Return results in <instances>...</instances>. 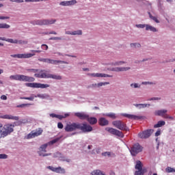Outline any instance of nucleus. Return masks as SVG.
<instances>
[{"mask_svg": "<svg viewBox=\"0 0 175 175\" xmlns=\"http://www.w3.org/2000/svg\"><path fill=\"white\" fill-rule=\"evenodd\" d=\"M14 124H8L3 126L2 123H0V139L1 137H6V136H8V135H10L12 132L14 131ZM0 143H1V139H0Z\"/></svg>", "mask_w": 175, "mask_h": 175, "instance_id": "obj_1", "label": "nucleus"}, {"mask_svg": "<svg viewBox=\"0 0 175 175\" xmlns=\"http://www.w3.org/2000/svg\"><path fill=\"white\" fill-rule=\"evenodd\" d=\"M10 80H16V81L32 82L35 81V78L24 75H14L10 76Z\"/></svg>", "mask_w": 175, "mask_h": 175, "instance_id": "obj_2", "label": "nucleus"}, {"mask_svg": "<svg viewBox=\"0 0 175 175\" xmlns=\"http://www.w3.org/2000/svg\"><path fill=\"white\" fill-rule=\"evenodd\" d=\"M35 98H39L40 99H46V100H53V98H51L50 95L46 93L38 94L37 95L31 94L29 97H21L20 99H25V100H33Z\"/></svg>", "mask_w": 175, "mask_h": 175, "instance_id": "obj_3", "label": "nucleus"}, {"mask_svg": "<svg viewBox=\"0 0 175 175\" xmlns=\"http://www.w3.org/2000/svg\"><path fill=\"white\" fill-rule=\"evenodd\" d=\"M56 21L55 19H41L32 21L30 24L32 25H51V24H55Z\"/></svg>", "mask_w": 175, "mask_h": 175, "instance_id": "obj_4", "label": "nucleus"}, {"mask_svg": "<svg viewBox=\"0 0 175 175\" xmlns=\"http://www.w3.org/2000/svg\"><path fill=\"white\" fill-rule=\"evenodd\" d=\"M62 136L59 137H57L50 142H49L46 144H42L40 146L39 150L38 151V152H47V147H49V146H53V144H55V143L59 142V140H61Z\"/></svg>", "mask_w": 175, "mask_h": 175, "instance_id": "obj_5", "label": "nucleus"}, {"mask_svg": "<svg viewBox=\"0 0 175 175\" xmlns=\"http://www.w3.org/2000/svg\"><path fill=\"white\" fill-rule=\"evenodd\" d=\"M112 125H113L115 128H117V129H119L120 131H125L126 132L129 131V128L128 126H126V124L121 120H115L112 122Z\"/></svg>", "mask_w": 175, "mask_h": 175, "instance_id": "obj_6", "label": "nucleus"}, {"mask_svg": "<svg viewBox=\"0 0 175 175\" xmlns=\"http://www.w3.org/2000/svg\"><path fill=\"white\" fill-rule=\"evenodd\" d=\"M131 154L132 157H136L137 154L142 152L143 151V146H142L139 143H136L129 149Z\"/></svg>", "mask_w": 175, "mask_h": 175, "instance_id": "obj_7", "label": "nucleus"}, {"mask_svg": "<svg viewBox=\"0 0 175 175\" xmlns=\"http://www.w3.org/2000/svg\"><path fill=\"white\" fill-rule=\"evenodd\" d=\"M78 129H80V131L83 132V133L92 132V126H91L90 124H88L87 123H78Z\"/></svg>", "mask_w": 175, "mask_h": 175, "instance_id": "obj_8", "label": "nucleus"}, {"mask_svg": "<svg viewBox=\"0 0 175 175\" xmlns=\"http://www.w3.org/2000/svg\"><path fill=\"white\" fill-rule=\"evenodd\" d=\"M47 70H40L39 72L36 73L34 76L38 79H50L51 74Z\"/></svg>", "mask_w": 175, "mask_h": 175, "instance_id": "obj_9", "label": "nucleus"}, {"mask_svg": "<svg viewBox=\"0 0 175 175\" xmlns=\"http://www.w3.org/2000/svg\"><path fill=\"white\" fill-rule=\"evenodd\" d=\"M26 87H29L30 88H49L50 85L44 84V83H25Z\"/></svg>", "mask_w": 175, "mask_h": 175, "instance_id": "obj_10", "label": "nucleus"}, {"mask_svg": "<svg viewBox=\"0 0 175 175\" xmlns=\"http://www.w3.org/2000/svg\"><path fill=\"white\" fill-rule=\"evenodd\" d=\"M43 133V129L42 128H38L35 131H31L27 135V139H33L35 137H38V136H40Z\"/></svg>", "mask_w": 175, "mask_h": 175, "instance_id": "obj_11", "label": "nucleus"}, {"mask_svg": "<svg viewBox=\"0 0 175 175\" xmlns=\"http://www.w3.org/2000/svg\"><path fill=\"white\" fill-rule=\"evenodd\" d=\"M154 133L153 129H147L138 133L139 139H148Z\"/></svg>", "mask_w": 175, "mask_h": 175, "instance_id": "obj_12", "label": "nucleus"}, {"mask_svg": "<svg viewBox=\"0 0 175 175\" xmlns=\"http://www.w3.org/2000/svg\"><path fill=\"white\" fill-rule=\"evenodd\" d=\"M105 131H107L109 133H111V135H115V136H118V137H124V133H122V131H120L118 129L107 127L105 129Z\"/></svg>", "mask_w": 175, "mask_h": 175, "instance_id": "obj_13", "label": "nucleus"}, {"mask_svg": "<svg viewBox=\"0 0 175 175\" xmlns=\"http://www.w3.org/2000/svg\"><path fill=\"white\" fill-rule=\"evenodd\" d=\"M46 169H49V170L54 172L55 173H58L59 174H65L66 173L65 169L59 166L57 167H54L53 166H47Z\"/></svg>", "mask_w": 175, "mask_h": 175, "instance_id": "obj_14", "label": "nucleus"}, {"mask_svg": "<svg viewBox=\"0 0 175 175\" xmlns=\"http://www.w3.org/2000/svg\"><path fill=\"white\" fill-rule=\"evenodd\" d=\"M64 129L66 132H73V131L79 129V123H72L71 124H67Z\"/></svg>", "mask_w": 175, "mask_h": 175, "instance_id": "obj_15", "label": "nucleus"}, {"mask_svg": "<svg viewBox=\"0 0 175 175\" xmlns=\"http://www.w3.org/2000/svg\"><path fill=\"white\" fill-rule=\"evenodd\" d=\"M130 69L131 67H114L109 68L108 70L110 72H128Z\"/></svg>", "mask_w": 175, "mask_h": 175, "instance_id": "obj_16", "label": "nucleus"}, {"mask_svg": "<svg viewBox=\"0 0 175 175\" xmlns=\"http://www.w3.org/2000/svg\"><path fill=\"white\" fill-rule=\"evenodd\" d=\"M77 1L76 0L64 1L59 3L60 6H73L76 5Z\"/></svg>", "mask_w": 175, "mask_h": 175, "instance_id": "obj_17", "label": "nucleus"}, {"mask_svg": "<svg viewBox=\"0 0 175 175\" xmlns=\"http://www.w3.org/2000/svg\"><path fill=\"white\" fill-rule=\"evenodd\" d=\"M75 116L80 120H87L90 117V115L85 112H76L75 113Z\"/></svg>", "mask_w": 175, "mask_h": 175, "instance_id": "obj_18", "label": "nucleus"}, {"mask_svg": "<svg viewBox=\"0 0 175 175\" xmlns=\"http://www.w3.org/2000/svg\"><path fill=\"white\" fill-rule=\"evenodd\" d=\"M110 82H99L98 83H92L89 86V88H100V87H103V85H109Z\"/></svg>", "mask_w": 175, "mask_h": 175, "instance_id": "obj_19", "label": "nucleus"}, {"mask_svg": "<svg viewBox=\"0 0 175 175\" xmlns=\"http://www.w3.org/2000/svg\"><path fill=\"white\" fill-rule=\"evenodd\" d=\"M88 75L90 77H113V75L104 73H89Z\"/></svg>", "mask_w": 175, "mask_h": 175, "instance_id": "obj_20", "label": "nucleus"}, {"mask_svg": "<svg viewBox=\"0 0 175 175\" xmlns=\"http://www.w3.org/2000/svg\"><path fill=\"white\" fill-rule=\"evenodd\" d=\"M120 116H122L123 117H126V118H129V120H141V118H142V116L132 115V114H128V113H120Z\"/></svg>", "mask_w": 175, "mask_h": 175, "instance_id": "obj_21", "label": "nucleus"}, {"mask_svg": "<svg viewBox=\"0 0 175 175\" xmlns=\"http://www.w3.org/2000/svg\"><path fill=\"white\" fill-rule=\"evenodd\" d=\"M53 158H59L60 161H63L66 162H70V159H65V157H64L62 156V154L59 152H56L53 154Z\"/></svg>", "mask_w": 175, "mask_h": 175, "instance_id": "obj_22", "label": "nucleus"}, {"mask_svg": "<svg viewBox=\"0 0 175 175\" xmlns=\"http://www.w3.org/2000/svg\"><path fill=\"white\" fill-rule=\"evenodd\" d=\"M0 118H3L4 120H14V121H18V120H20L18 116H13L12 115L0 116Z\"/></svg>", "mask_w": 175, "mask_h": 175, "instance_id": "obj_23", "label": "nucleus"}, {"mask_svg": "<svg viewBox=\"0 0 175 175\" xmlns=\"http://www.w3.org/2000/svg\"><path fill=\"white\" fill-rule=\"evenodd\" d=\"M33 56H35V53L18 54V58H32Z\"/></svg>", "mask_w": 175, "mask_h": 175, "instance_id": "obj_24", "label": "nucleus"}, {"mask_svg": "<svg viewBox=\"0 0 175 175\" xmlns=\"http://www.w3.org/2000/svg\"><path fill=\"white\" fill-rule=\"evenodd\" d=\"M98 123L101 126H106V125H109V120H106L105 118H100L98 120Z\"/></svg>", "mask_w": 175, "mask_h": 175, "instance_id": "obj_25", "label": "nucleus"}, {"mask_svg": "<svg viewBox=\"0 0 175 175\" xmlns=\"http://www.w3.org/2000/svg\"><path fill=\"white\" fill-rule=\"evenodd\" d=\"M166 113H167V110L160 109L154 111V116H160L161 117H163Z\"/></svg>", "mask_w": 175, "mask_h": 175, "instance_id": "obj_26", "label": "nucleus"}, {"mask_svg": "<svg viewBox=\"0 0 175 175\" xmlns=\"http://www.w3.org/2000/svg\"><path fill=\"white\" fill-rule=\"evenodd\" d=\"M146 31H150V32H158V29L151 25L146 24Z\"/></svg>", "mask_w": 175, "mask_h": 175, "instance_id": "obj_27", "label": "nucleus"}, {"mask_svg": "<svg viewBox=\"0 0 175 175\" xmlns=\"http://www.w3.org/2000/svg\"><path fill=\"white\" fill-rule=\"evenodd\" d=\"M88 122L90 124V125H95L96 122H98V119L94 117H88L87 119Z\"/></svg>", "mask_w": 175, "mask_h": 175, "instance_id": "obj_28", "label": "nucleus"}, {"mask_svg": "<svg viewBox=\"0 0 175 175\" xmlns=\"http://www.w3.org/2000/svg\"><path fill=\"white\" fill-rule=\"evenodd\" d=\"M49 79H53V80H62V77L59 75L51 74V75H49Z\"/></svg>", "mask_w": 175, "mask_h": 175, "instance_id": "obj_29", "label": "nucleus"}, {"mask_svg": "<svg viewBox=\"0 0 175 175\" xmlns=\"http://www.w3.org/2000/svg\"><path fill=\"white\" fill-rule=\"evenodd\" d=\"M134 106L137 109H145V107H150V104H135Z\"/></svg>", "mask_w": 175, "mask_h": 175, "instance_id": "obj_30", "label": "nucleus"}, {"mask_svg": "<svg viewBox=\"0 0 175 175\" xmlns=\"http://www.w3.org/2000/svg\"><path fill=\"white\" fill-rule=\"evenodd\" d=\"M90 174L91 175H106L105 172H103V171H100V170H94L91 172Z\"/></svg>", "mask_w": 175, "mask_h": 175, "instance_id": "obj_31", "label": "nucleus"}, {"mask_svg": "<svg viewBox=\"0 0 175 175\" xmlns=\"http://www.w3.org/2000/svg\"><path fill=\"white\" fill-rule=\"evenodd\" d=\"M166 122L163 120H160L157 122V124L154 125V128H161V126H165Z\"/></svg>", "mask_w": 175, "mask_h": 175, "instance_id": "obj_32", "label": "nucleus"}, {"mask_svg": "<svg viewBox=\"0 0 175 175\" xmlns=\"http://www.w3.org/2000/svg\"><path fill=\"white\" fill-rule=\"evenodd\" d=\"M130 46L131 49H140V47H142V44L139 42H133L130 44Z\"/></svg>", "mask_w": 175, "mask_h": 175, "instance_id": "obj_33", "label": "nucleus"}, {"mask_svg": "<svg viewBox=\"0 0 175 175\" xmlns=\"http://www.w3.org/2000/svg\"><path fill=\"white\" fill-rule=\"evenodd\" d=\"M135 167L136 170H142V168L143 167V164L142 163V161H137L136 162V165Z\"/></svg>", "mask_w": 175, "mask_h": 175, "instance_id": "obj_34", "label": "nucleus"}, {"mask_svg": "<svg viewBox=\"0 0 175 175\" xmlns=\"http://www.w3.org/2000/svg\"><path fill=\"white\" fill-rule=\"evenodd\" d=\"M103 116H105L106 117H109V118H113V120H116V118H117V116L114 113H104Z\"/></svg>", "mask_w": 175, "mask_h": 175, "instance_id": "obj_35", "label": "nucleus"}, {"mask_svg": "<svg viewBox=\"0 0 175 175\" xmlns=\"http://www.w3.org/2000/svg\"><path fill=\"white\" fill-rule=\"evenodd\" d=\"M103 157H108L109 158H111V157H114V153L111 152H104L102 153Z\"/></svg>", "mask_w": 175, "mask_h": 175, "instance_id": "obj_36", "label": "nucleus"}, {"mask_svg": "<svg viewBox=\"0 0 175 175\" xmlns=\"http://www.w3.org/2000/svg\"><path fill=\"white\" fill-rule=\"evenodd\" d=\"M148 14L149 15V17L150 18H151V20L154 21V23L159 24V20H158V18H157L156 16H153L152 14H151V12H148Z\"/></svg>", "mask_w": 175, "mask_h": 175, "instance_id": "obj_37", "label": "nucleus"}, {"mask_svg": "<svg viewBox=\"0 0 175 175\" xmlns=\"http://www.w3.org/2000/svg\"><path fill=\"white\" fill-rule=\"evenodd\" d=\"M4 42H8V43H12L13 44H16L17 43V39L12 38H5Z\"/></svg>", "mask_w": 175, "mask_h": 175, "instance_id": "obj_38", "label": "nucleus"}, {"mask_svg": "<svg viewBox=\"0 0 175 175\" xmlns=\"http://www.w3.org/2000/svg\"><path fill=\"white\" fill-rule=\"evenodd\" d=\"M83 35V31L78 29L75 31H72V36H80Z\"/></svg>", "mask_w": 175, "mask_h": 175, "instance_id": "obj_39", "label": "nucleus"}, {"mask_svg": "<svg viewBox=\"0 0 175 175\" xmlns=\"http://www.w3.org/2000/svg\"><path fill=\"white\" fill-rule=\"evenodd\" d=\"M10 25L6 23H0V29H9Z\"/></svg>", "mask_w": 175, "mask_h": 175, "instance_id": "obj_40", "label": "nucleus"}, {"mask_svg": "<svg viewBox=\"0 0 175 175\" xmlns=\"http://www.w3.org/2000/svg\"><path fill=\"white\" fill-rule=\"evenodd\" d=\"M166 173H175V169L172 167H167L165 168Z\"/></svg>", "mask_w": 175, "mask_h": 175, "instance_id": "obj_41", "label": "nucleus"}, {"mask_svg": "<svg viewBox=\"0 0 175 175\" xmlns=\"http://www.w3.org/2000/svg\"><path fill=\"white\" fill-rule=\"evenodd\" d=\"M136 28H139L140 29H143V28H146L147 27V24H137L135 25Z\"/></svg>", "mask_w": 175, "mask_h": 175, "instance_id": "obj_42", "label": "nucleus"}, {"mask_svg": "<svg viewBox=\"0 0 175 175\" xmlns=\"http://www.w3.org/2000/svg\"><path fill=\"white\" fill-rule=\"evenodd\" d=\"M38 154L39 157H50L51 155V153H43L40 152H38Z\"/></svg>", "mask_w": 175, "mask_h": 175, "instance_id": "obj_43", "label": "nucleus"}, {"mask_svg": "<svg viewBox=\"0 0 175 175\" xmlns=\"http://www.w3.org/2000/svg\"><path fill=\"white\" fill-rule=\"evenodd\" d=\"M130 86L131 87V88H140L141 87L140 84L136 83H131Z\"/></svg>", "mask_w": 175, "mask_h": 175, "instance_id": "obj_44", "label": "nucleus"}, {"mask_svg": "<svg viewBox=\"0 0 175 175\" xmlns=\"http://www.w3.org/2000/svg\"><path fill=\"white\" fill-rule=\"evenodd\" d=\"M28 43L27 41H24L23 40H16V44H27Z\"/></svg>", "mask_w": 175, "mask_h": 175, "instance_id": "obj_45", "label": "nucleus"}, {"mask_svg": "<svg viewBox=\"0 0 175 175\" xmlns=\"http://www.w3.org/2000/svg\"><path fill=\"white\" fill-rule=\"evenodd\" d=\"M116 66H121V65H124V64H126V62L124 61H117L116 62Z\"/></svg>", "mask_w": 175, "mask_h": 175, "instance_id": "obj_46", "label": "nucleus"}, {"mask_svg": "<svg viewBox=\"0 0 175 175\" xmlns=\"http://www.w3.org/2000/svg\"><path fill=\"white\" fill-rule=\"evenodd\" d=\"M51 64L52 65H58V64H59V60H54L51 59Z\"/></svg>", "mask_w": 175, "mask_h": 175, "instance_id": "obj_47", "label": "nucleus"}, {"mask_svg": "<svg viewBox=\"0 0 175 175\" xmlns=\"http://www.w3.org/2000/svg\"><path fill=\"white\" fill-rule=\"evenodd\" d=\"M49 40H62V38L61 37H51L49 38Z\"/></svg>", "mask_w": 175, "mask_h": 175, "instance_id": "obj_48", "label": "nucleus"}, {"mask_svg": "<svg viewBox=\"0 0 175 175\" xmlns=\"http://www.w3.org/2000/svg\"><path fill=\"white\" fill-rule=\"evenodd\" d=\"M43 1L48 0H25V2H43Z\"/></svg>", "mask_w": 175, "mask_h": 175, "instance_id": "obj_49", "label": "nucleus"}, {"mask_svg": "<svg viewBox=\"0 0 175 175\" xmlns=\"http://www.w3.org/2000/svg\"><path fill=\"white\" fill-rule=\"evenodd\" d=\"M142 84L144 85H154V84H155V83H154V82H150V81H144V82H142Z\"/></svg>", "mask_w": 175, "mask_h": 175, "instance_id": "obj_50", "label": "nucleus"}, {"mask_svg": "<svg viewBox=\"0 0 175 175\" xmlns=\"http://www.w3.org/2000/svg\"><path fill=\"white\" fill-rule=\"evenodd\" d=\"M0 159H8V156L5 154H0Z\"/></svg>", "mask_w": 175, "mask_h": 175, "instance_id": "obj_51", "label": "nucleus"}, {"mask_svg": "<svg viewBox=\"0 0 175 175\" xmlns=\"http://www.w3.org/2000/svg\"><path fill=\"white\" fill-rule=\"evenodd\" d=\"M41 48L42 49V50H48L49 46H47V44H43L41 45Z\"/></svg>", "mask_w": 175, "mask_h": 175, "instance_id": "obj_52", "label": "nucleus"}, {"mask_svg": "<svg viewBox=\"0 0 175 175\" xmlns=\"http://www.w3.org/2000/svg\"><path fill=\"white\" fill-rule=\"evenodd\" d=\"M142 175H144V173L147 172V170L146 168H141L140 170H139Z\"/></svg>", "mask_w": 175, "mask_h": 175, "instance_id": "obj_53", "label": "nucleus"}, {"mask_svg": "<svg viewBox=\"0 0 175 175\" xmlns=\"http://www.w3.org/2000/svg\"><path fill=\"white\" fill-rule=\"evenodd\" d=\"M27 70L29 72H33V73H36L40 71V70H38V69H33V68L28 69Z\"/></svg>", "mask_w": 175, "mask_h": 175, "instance_id": "obj_54", "label": "nucleus"}, {"mask_svg": "<svg viewBox=\"0 0 175 175\" xmlns=\"http://www.w3.org/2000/svg\"><path fill=\"white\" fill-rule=\"evenodd\" d=\"M154 135L156 136V137H157V136H161V129H158V130L155 133Z\"/></svg>", "mask_w": 175, "mask_h": 175, "instance_id": "obj_55", "label": "nucleus"}, {"mask_svg": "<svg viewBox=\"0 0 175 175\" xmlns=\"http://www.w3.org/2000/svg\"><path fill=\"white\" fill-rule=\"evenodd\" d=\"M57 128L59 129H62L64 128V124H62V122H58L57 123Z\"/></svg>", "mask_w": 175, "mask_h": 175, "instance_id": "obj_56", "label": "nucleus"}, {"mask_svg": "<svg viewBox=\"0 0 175 175\" xmlns=\"http://www.w3.org/2000/svg\"><path fill=\"white\" fill-rule=\"evenodd\" d=\"M30 104H21L19 105H17L16 107H25V106H29Z\"/></svg>", "mask_w": 175, "mask_h": 175, "instance_id": "obj_57", "label": "nucleus"}, {"mask_svg": "<svg viewBox=\"0 0 175 175\" xmlns=\"http://www.w3.org/2000/svg\"><path fill=\"white\" fill-rule=\"evenodd\" d=\"M150 100H161V98H159V97H152L150 99Z\"/></svg>", "mask_w": 175, "mask_h": 175, "instance_id": "obj_58", "label": "nucleus"}, {"mask_svg": "<svg viewBox=\"0 0 175 175\" xmlns=\"http://www.w3.org/2000/svg\"><path fill=\"white\" fill-rule=\"evenodd\" d=\"M10 18L9 16H0V20H9Z\"/></svg>", "mask_w": 175, "mask_h": 175, "instance_id": "obj_59", "label": "nucleus"}, {"mask_svg": "<svg viewBox=\"0 0 175 175\" xmlns=\"http://www.w3.org/2000/svg\"><path fill=\"white\" fill-rule=\"evenodd\" d=\"M66 35H73V31H65Z\"/></svg>", "mask_w": 175, "mask_h": 175, "instance_id": "obj_60", "label": "nucleus"}, {"mask_svg": "<svg viewBox=\"0 0 175 175\" xmlns=\"http://www.w3.org/2000/svg\"><path fill=\"white\" fill-rule=\"evenodd\" d=\"M45 63L46 64H51V59L45 58Z\"/></svg>", "mask_w": 175, "mask_h": 175, "instance_id": "obj_61", "label": "nucleus"}, {"mask_svg": "<svg viewBox=\"0 0 175 175\" xmlns=\"http://www.w3.org/2000/svg\"><path fill=\"white\" fill-rule=\"evenodd\" d=\"M1 99H2V100H6V99H8V96H6L5 95H2L1 96Z\"/></svg>", "mask_w": 175, "mask_h": 175, "instance_id": "obj_62", "label": "nucleus"}, {"mask_svg": "<svg viewBox=\"0 0 175 175\" xmlns=\"http://www.w3.org/2000/svg\"><path fill=\"white\" fill-rule=\"evenodd\" d=\"M134 175H143L139 170L135 171Z\"/></svg>", "mask_w": 175, "mask_h": 175, "instance_id": "obj_63", "label": "nucleus"}, {"mask_svg": "<svg viewBox=\"0 0 175 175\" xmlns=\"http://www.w3.org/2000/svg\"><path fill=\"white\" fill-rule=\"evenodd\" d=\"M57 118H58V120H63L64 116L63 115H57Z\"/></svg>", "mask_w": 175, "mask_h": 175, "instance_id": "obj_64", "label": "nucleus"}]
</instances>
